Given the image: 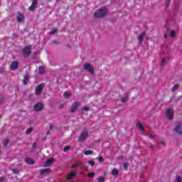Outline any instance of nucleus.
<instances>
[{
	"label": "nucleus",
	"mask_w": 182,
	"mask_h": 182,
	"mask_svg": "<svg viewBox=\"0 0 182 182\" xmlns=\"http://www.w3.org/2000/svg\"><path fill=\"white\" fill-rule=\"evenodd\" d=\"M107 14V9L106 7H101L98 10H97L94 16L95 18H105L106 15Z\"/></svg>",
	"instance_id": "nucleus-1"
},
{
	"label": "nucleus",
	"mask_w": 182,
	"mask_h": 182,
	"mask_svg": "<svg viewBox=\"0 0 182 182\" xmlns=\"http://www.w3.org/2000/svg\"><path fill=\"white\" fill-rule=\"evenodd\" d=\"M22 53L24 58H28V56H31V53H32V49L29 46H26L23 48Z\"/></svg>",
	"instance_id": "nucleus-2"
},
{
	"label": "nucleus",
	"mask_w": 182,
	"mask_h": 182,
	"mask_svg": "<svg viewBox=\"0 0 182 182\" xmlns=\"http://www.w3.org/2000/svg\"><path fill=\"white\" fill-rule=\"evenodd\" d=\"M83 68L85 69V70H87V72H89V73H90L91 75H93L95 73V68H93L92 65L89 63H85L83 66Z\"/></svg>",
	"instance_id": "nucleus-3"
},
{
	"label": "nucleus",
	"mask_w": 182,
	"mask_h": 182,
	"mask_svg": "<svg viewBox=\"0 0 182 182\" xmlns=\"http://www.w3.org/2000/svg\"><path fill=\"white\" fill-rule=\"evenodd\" d=\"M89 134L87 132H83L80 134L78 137V141L80 143L82 141H85L86 139H87Z\"/></svg>",
	"instance_id": "nucleus-4"
},
{
	"label": "nucleus",
	"mask_w": 182,
	"mask_h": 182,
	"mask_svg": "<svg viewBox=\"0 0 182 182\" xmlns=\"http://www.w3.org/2000/svg\"><path fill=\"white\" fill-rule=\"evenodd\" d=\"M43 103L42 102H37L33 106V109L35 112H42V109H43Z\"/></svg>",
	"instance_id": "nucleus-5"
},
{
	"label": "nucleus",
	"mask_w": 182,
	"mask_h": 182,
	"mask_svg": "<svg viewBox=\"0 0 182 182\" xmlns=\"http://www.w3.org/2000/svg\"><path fill=\"white\" fill-rule=\"evenodd\" d=\"M173 116H174V110H173V108L168 109L166 112L167 119H168L169 120H173Z\"/></svg>",
	"instance_id": "nucleus-6"
},
{
	"label": "nucleus",
	"mask_w": 182,
	"mask_h": 182,
	"mask_svg": "<svg viewBox=\"0 0 182 182\" xmlns=\"http://www.w3.org/2000/svg\"><path fill=\"white\" fill-rule=\"evenodd\" d=\"M16 19L17 22L21 23V22H23V19H25V15L22 14L21 11H18Z\"/></svg>",
	"instance_id": "nucleus-7"
},
{
	"label": "nucleus",
	"mask_w": 182,
	"mask_h": 182,
	"mask_svg": "<svg viewBox=\"0 0 182 182\" xmlns=\"http://www.w3.org/2000/svg\"><path fill=\"white\" fill-rule=\"evenodd\" d=\"M38 8V0H33L31 5L29 7V11H33Z\"/></svg>",
	"instance_id": "nucleus-8"
},
{
	"label": "nucleus",
	"mask_w": 182,
	"mask_h": 182,
	"mask_svg": "<svg viewBox=\"0 0 182 182\" xmlns=\"http://www.w3.org/2000/svg\"><path fill=\"white\" fill-rule=\"evenodd\" d=\"M43 91V87H42V85H38L36 88V96H39L42 95Z\"/></svg>",
	"instance_id": "nucleus-9"
},
{
	"label": "nucleus",
	"mask_w": 182,
	"mask_h": 182,
	"mask_svg": "<svg viewBox=\"0 0 182 182\" xmlns=\"http://www.w3.org/2000/svg\"><path fill=\"white\" fill-rule=\"evenodd\" d=\"M79 106H80V103L77 102H75V104L70 108V112L75 113V112H76L79 108Z\"/></svg>",
	"instance_id": "nucleus-10"
},
{
	"label": "nucleus",
	"mask_w": 182,
	"mask_h": 182,
	"mask_svg": "<svg viewBox=\"0 0 182 182\" xmlns=\"http://www.w3.org/2000/svg\"><path fill=\"white\" fill-rule=\"evenodd\" d=\"M19 66V63L18 61H13L10 65V69L11 70H16Z\"/></svg>",
	"instance_id": "nucleus-11"
},
{
	"label": "nucleus",
	"mask_w": 182,
	"mask_h": 182,
	"mask_svg": "<svg viewBox=\"0 0 182 182\" xmlns=\"http://www.w3.org/2000/svg\"><path fill=\"white\" fill-rule=\"evenodd\" d=\"M53 161H55V159H53V158L48 159L44 163V167H50L51 164H53Z\"/></svg>",
	"instance_id": "nucleus-12"
},
{
	"label": "nucleus",
	"mask_w": 182,
	"mask_h": 182,
	"mask_svg": "<svg viewBox=\"0 0 182 182\" xmlns=\"http://www.w3.org/2000/svg\"><path fill=\"white\" fill-rule=\"evenodd\" d=\"M25 161L26 164H29L31 166H33V164H35V161H33L32 158H26Z\"/></svg>",
	"instance_id": "nucleus-13"
},
{
	"label": "nucleus",
	"mask_w": 182,
	"mask_h": 182,
	"mask_svg": "<svg viewBox=\"0 0 182 182\" xmlns=\"http://www.w3.org/2000/svg\"><path fill=\"white\" fill-rule=\"evenodd\" d=\"M76 174H77L76 171H72L66 177L67 180H72V178H73V177H75Z\"/></svg>",
	"instance_id": "nucleus-14"
},
{
	"label": "nucleus",
	"mask_w": 182,
	"mask_h": 182,
	"mask_svg": "<svg viewBox=\"0 0 182 182\" xmlns=\"http://www.w3.org/2000/svg\"><path fill=\"white\" fill-rule=\"evenodd\" d=\"M146 36V31L142 32L139 36H138V41L139 43H141L143 42L144 38Z\"/></svg>",
	"instance_id": "nucleus-15"
},
{
	"label": "nucleus",
	"mask_w": 182,
	"mask_h": 182,
	"mask_svg": "<svg viewBox=\"0 0 182 182\" xmlns=\"http://www.w3.org/2000/svg\"><path fill=\"white\" fill-rule=\"evenodd\" d=\"M40 173L41 175H43V174H49V173H50V169L49 168H41L40 169Z\"/></svg>",
	"instance_id": "nucleus-16"
},
{
	"label": "nucleus",
	"mask_w": 182,
	"mask_h": 182,
	"mask_svg": "<svg viewBox=\"0 0 182 182\" xmlns=\"http://www.w3.org/2000/svg\"><path fill=\"white\" fill-rule=\"evenodd\" d=\"M175 132L178 133V134H182V128L181 125L178 124L175 127Z\"/></svg>",
	"instance_id": "nucleus-17"
},
{
	"label": "nucleus",
	"mask_w": 182,
	"mask_h": 182,
	"mask_svg": "<svg viewBox=\"0 0 182 182\" xmlns=\"http://www.w3.org/2000/svg\"><path fill=\"white\" fill-rule=\"evenodd\" d=\"M136 127H137V129H139V130L143 131L145 129L144 127L143 126V124H141V122H138L136 123Z\"/></svg>",
	"instance_id": "nucleus-18"
},
{
	"label": "nucleus",
	"mask_w": 182,
	"mask_h": 182,
	"mask_svg": "<svg viewBox=\"0 0 182 182\" xmlns=\"http://www.w3.org/2000/svg\"><path fill=\"white\" fill-rule=\"evenodd\" d=\"M38 72L40 75H45V68H43V66H40L38 68Z\"/></svg>",
	"instance_id": "nucleus-19"
},
{
	"label": "nucleus",
	"mask_w": 182,
	"mask_h": 182,
	"mask_svg": "<svg viewBox=\"0 0 182 182\" xmlns=\"http://www.w3.org/2000/svg\"><path fill=\"white\" fill-rule=\"evenodd\" d=\"M180 87V85L178 84H176L173 85V87L171 89L172 92H176V90H178V89Z\"/></svg>",
	"instance_id": "nucleus-20"
},
{
	"label": "nucleus",
	"mask_w": 182,
	"mask_h": 182,
	"mask_svg": "<svg viewBox=\"0 0 182 182\" xmlns=\"http://www.w3.org/2000/svg\"><path fill=\"white\" fill-rule=\"evenodd\" d=\"M58 32V29L56 28H52V30L48 33L49 35H55Z\"/></svg>",
	"instance_id": "nucleus-21"
},
{
	"label": "nucleus",
	"mask_w": 182,
	"mask_h": 182,
	"mask_svg": "<svg viewBox=\"0 0 182 182\" xmlns=\"http://www.w3.org/2000/svg\"><path fill=\"white\" fill-rule=\"evenodd\" d=\"M63 95L65 99H68V97H70V96H72V94L68 91L65 92Z\"/></svg>",
	"instance_id": "nucleus-22"
},
{
	"label": "nucleus",
	"mask_w": 182,
	"mask_h": 182,
	"mask_svg": "<svg viewBox=\"0 0 182 182\" xmlns=\"http://www.w3.org/2000/svg\"><path fill=\"white\" fill-rule=\"evenodd\" d=\"M95 172H90L87 173V177H88V178H93V177H95Z\"/></svg>",
	"instance_id": "nucleus-23"
},
{
	"label": "nucleus",
	"mask_w": 182,
	"mask_h": 182,
	"mask_svg": "<svg viewBox=\"0 0 182 182\" xmlns=\"http://www.w3.org/2000/svg\"><path fill=\"white\" fill-rule=\"evenodd\" d=\"M148 136L149 137V139H156V134L154 133H148Z\"/></svg>",
	"instance_id": "nucleus-24"
},
{
	"label": "nucleus",
	"mask_w": 182,
	"mask_h": 182,
	"mask_svg": "<svg viewBox=\"0 0 182 182\" xmlns=\"http://www.w3.org/2000/svg\"><path fill=\"white\" fill-rule=\"evenodd\" d=\"M112 176H118L119 175V170L117 168H114L112 172Z\"/></svg>",
	"instance_id": "nucleus-25"
},
{
	"label": "nucleus",
	"mask_w": 182,
	"mask_h": 182,
	"mask_svg": "<svg viewBox=\"0 0 182 182\" xmlns=\"http://www.w3.org/2000/svg\"><path fill=\"white\" fill-rule=\"evenodd\" d=\"M85 156H89L90 154H93V151L87 150L84 151Z\"/></svg>",
	"instance_id": "nucleus-26"
},
{
	"label": "nucleus",
	"mask_w": 182,
	"mask_h": 182,
	"mask_svg": "<svg viewBox=\"0 0 182 182\" xmlns=\"http://www.w3.org/2000/svg\"><path fill=\"white\" fill-rule=\"evenodd\" d=\"M75 167H80V163H79V161H77V162L75 163V164H73L71 166V168H75Z\"/></svg>",
	"instance_id": "nucleus-27"
},
{
	"label": "nucleus",
	"mask_w": 182,
	"mask_h": 182,
	"mask_svg": "<svg viewBox=\"0 0 182 182\" xmlns=\"http://www.w3.org/2000/svg\"><path fill=\"white\" fill-rule=\"evenodd\" d=\"M8 144H9V139H6L3 142V145H4V147H8Z\"/></svg>",
	"instance_id": "nucleus-28"
},
{
	"label": "nucleus",
	"mask_w": 182,
	"mask_h": 182,
	"mask_svg": "<svg viewBox=\"0 0 182 182\" xmlns=\"http://www.w3.org/2000/svg\"><path fill=\"white\" fill-rule=\"evenodd\" d=\"M28 80H29V78L28 77V76H25L24 80H23V85H28Z\"/></svg>",
	"instance_id": "nucleus-29"
},
{
	"label": "nucleus",
	"mask_w": 182,
	"mask_h": 182,
	"mask_svg": "<svg viewBox=\"0 0 182 182\" xmlns=\"http://www.w3.org/2000/svg\"><path fill=\"white\" fill-rule=\"evenodd\" d=\"M127 100H129V97L127 95L122 97V100H121L122 103H126V102H127Z\"/></svg>",
	"instance_id": "nucleus-30"
},
{
	"label": "nucleus",
	"mask_w": 182,
	"mask_h": 182,
	"mask_svg": "<svg viewBox=\"0 0 182 182\" xmlns=\"http://www.w3.org/2000/svg\"><path fill=\"white\" fill-rule=\"evenodd\" d=\"M33 131V129H32V127H30L28 129H26V134H29L30 133H32Z\"/></svg>",
	"instance_id": "nucleus-31"
},
{
	"label": "nucleus",
	"mask_w": 182,
	"mask_h": 182,
	"mask_svg": "<svg viewBox=\"0 0 182 182\" xmlns=\"http://www.w3.org/2000/svg\"><path fill=\"white\" fill-rule=\"evenodd\" d=\"M35 150H36V142L33 143L31 146V151H35Z\"/></svg>",
	"instance_id": "nucleus-32"
},
{
	"label": "nucleus",
	"mask_w": 182,
	"mask_h": 182,
	"mask_svg": "<svg viewBox=\"0 0 182 182\" xmlns=\"http://www.w3.org/2000/svg\"><path fill=\"white\" fill-rule=\"evenodd\" d=\"M98 182H105V177L100 176L97 178Z\"/></svg>",
	"instance_id": "nucleus-33"
},
{
	"label": "nucleus",
	"mask_w": 182,
	"mask_h": 182,
	"mask_svg": "<svg viewBox=\"0 0 182 182\" xmlns=\"http://www.w3.org/2000/svg\"><path fill=\"white\" fill-rule=\"evenodd\" d=\"M122 166L125 170H127V168H129V164H127V163H124Z\"/></svg>",
	"instance_id": "nucleus-34"
},
{
	"label": "nucleus",
	"mask_w": 182,
	"mask_h": 182,
	"mask_svg": "<svg viewBox=\"0 0 182 182\" xmlns=\"http://www.w3.org/2000/svg\"><path fill=\"white\" fill-rule=\"evenodd\" d=\"M98 161H100V163H103L105 161V159H103V156H100L98 158Z\"/></svg>",
	"instance_id": "nucleus-35"
},
{
	"label": "nucleus",
	"mask_w": 182,
	"mask_h": 182,
	"mask_svg": "<svg viewBox=\"0 0 182 182\" xmlns=\"http://www.w3.org/2000/svg\"><path fill=\"white\" fill-rule=\"evenodd\" d=\"M88 164H90V166H92V167H93V166H95V161H88Z\"/></svg>",
	"instance_id": "nucleus-36"
},
{
	"label": "nucleus",
	"mask_w": 182,
	"mask_h": 182,
	"mask_svg": "<svg viewBox=\"0 0 182 182\" xmlns=\"http://www.w3.org/2000/svg\"><path fill=\"white\" fill-rule=\"evenodd\" d=\"M170 36H171V38H174V36H176V31H172L171 32V33H170Z\"/></svg>",
	"instance_id": "nucleus-37"
},
{
	"label": "nucleus",
	"mask_w": 182,
	"mask_h": 182,
	"mask_svg": "<svg viewBox=\"0 0 182 182\" xmlns=\"http://www.w3.org/2000/svg\"><path fill=\"white\" fill-rule=\"evenodd\" d=\"M5 102V98L4 97H0V105Z\"/></svg>",
	"instance_id": "nucleus-38"
},
{
	"label": "nucleus",
	"mask_w": 182,
	"mask_h": 182,
	"mask_svg": "<svg viewBox=\"0 0 182 182\" xmlns=\"http://www.w3.org/2000/svg\"><path fill=\"white\" fill-rule=\"evenodd\" d=\"M176 182H181V176H177L176 179Z\"/></svg>",
	"instance_id": "nucleus-39"
},
{
	"label": "nucleus",
	"mask_w": 182,
	"mask_h": 182,
	"mask_svg": "<svg viewBox=\"0 0 182 182\" xmlns=\"http://www.w3.org/2000/svg\"><path fill=\"white\" fill-rule=\"evenodd\" d=\"M70 149V146H65V147L64 148L63 151H64V152H66V151H68V150H69Z\"/></svg>",
	"instance_id": "nucleus-40"
},
{
	"label": "nucleus",
	"mask_w": 182,
	"mask_h": 182,
	"mask_svg": "<svg viewBox=\"0 0 182 182\" xmlns=\"http://www.w3.org/2000/svg\"><path fill=\"white\" fill-rule=\"evenodd\" d=\"M12 173H14V174H19V171L16 169H12Z\"/></svg>",
	"instance_id": "nucleus-41"
},
{
	"label": "nucleus",
	"mask_w": 182,
	"mask_h": 182,
	"mask_svg": "<svg viewBox=\"0 0 182 182\" xmlns=\"http://www.w3.org/2000/svg\"><path fill=\"white\" fill-rule=\"evenodd\" d=\"M82 110H85V112H88V110H90V109H89V107H83L82 108Z\"/></svg>",
	"instance_id": "nucleus-42"
},
{
	"label": "nucleus",
	"mask_w": 182,
	"mask_h": 182,
	"mask_svg": "<svg viewBox=\"0 0 182 182\" xmlns=\"http://www.w3.org/2000/svg\"><path fill=\"white\" fill-rule=\"evenodd\" d=\"M49 129H50V130H53V124H50L49 125Z\"/></svg>",
	"instance_id": "nucleus-43"
},
{
	"label": "nucleus",
	"mask_w": 182,
	"mask_h": 182,
	"mask_svg": "<svg viewBox=\"0 0 182 182\" xmlns=\"http://www.w3.org/2000/svg\"><path fill=\"white\" fill-rule=\"evenodd\" d=\"M165 60H166V58H164L162 59V60H161V65H164Z\"/></svg>",
	"instance_id": "nucleus-44"
},
{
	"label": "nucleus",
	"mask_w": 182,
	"mask_h": 182,
	"mask_svg": "<svg viewBox=\"0 0 182 182\" xmlns=\"http://www.w3.org/2000/svg\"><path fill=\"white\" fill-rule=\"evenodd\" d=\"M65 106L64 104H61L60 106H59V109H63V107Z\"/></svg>",
	"instance_id": "nucleus-45"
},
{
	"label": "nucleus",
	"mask_w": 182,
	"mask_h": 182,
	"mask_svg": "<svg viewBox=\"0 0 182 182\" xmlns=\"http://www.w3.org/2000/svg\"><path fill=\"white\" fill-rule=\"evenodd\" d=\"M4 180H5V178L0 177V182H4Z\"/></svg>",
	"instance_id": "nucleus-46"
},
{
	"label": "nucleus",
	"mask_w": 182,
	"mask_h": 182,
	"mask_svg": "<svg viewBox=\"0 0 182 182\" xmlns=\"http://www.w3.org/2000/svg\"><path fill=\"white\" fill-rule=\"evenodd\" d=\"M16 33H13V34H12V38H16Z\"/></svg>",
	"instance_id": "nucleus-47"
},
{
	"label": "nucleus",
	"mask_w": 182,
	"mask_h": 182,
	"mask_svg": "<svg viewBox=\"0 0 182 182\" xmlns=\"http://www.w3.org/2000/svg\"><path fill=\"white\" fill-rule=\"evenodd\" d=\"M53 43H57V44H59V43H60V42H58V41H53Z\"/></svg>",
	"instance_id": "nucleus-48"
},
{
	"label": "nucleus",
	"mask_w": 182,
	"mask_h": 182,
	"mask_svg": "<svg viewBox=\"0 0 182 182\" xmlns=\"http://www.w3.org/2000/svg\"><path fill=\"white\" fill-rule=\"evenodd\" d=\"M49 134H50V131L47 132V136H49Z\"/></svg>",
	"instance_id": "nucleus-49"
},
{
	"label": "nucleus",
	"mask_w": 182,
	"mask_h": 182,
	"mask_svg": "<svg viewBox=\"0 0 182 182\" xmlns=\"http://www.w3.org/2000/svg\"><path fill=\"white\" fill-rule=\"evenodd\" d=\"M62 0H55V2H60Z\"/></svg>",
	"instance_id": "nucleus-50"
},
{
	"label": "nucleus",
	"mask_w": 182,
	"mask_h": 182,
	"mask_svg": "<svg viewBox=\"0 0 182 182\" xmlns=\"http://www.w3.org/2000/svg\"><path fill=\"white\" fill-rule=\"evenodd\" d=\"M84 169H85V170H87V166H85V167H84Z\"/></svg>",
	"instance_id": "nucleus-51"
},
{
	"label": "nucleus",
	"mask_w": 182,
	"mask_h": 182,
	"mask_svg": "<svg viewBox=\"0 0 182 182\" xmlns=\"http://www.w3.org/2000/svg\"><path fill=\"white\" fill-rule=\"evenodd\" d=\"M67 46H68V48H70V46L69 44H68Z\"/></svg>",
	"instance_id": "nucleus-52"
},
{
	"label": "nucleus",
	"mask_w": 182,
	"mask_h": 182,
	"mask_svg": "<svg viewBox=\"0 0 182 182\" xmlns=\"http://www.w3.org/2000/svg\"><path fill=\"white\" fill-rule=\"evenodd\" d=\"M161 144H164V141L161 142Z\"/></svg>",
	"instance_id": "nucleus-53"
}]
</instances>
